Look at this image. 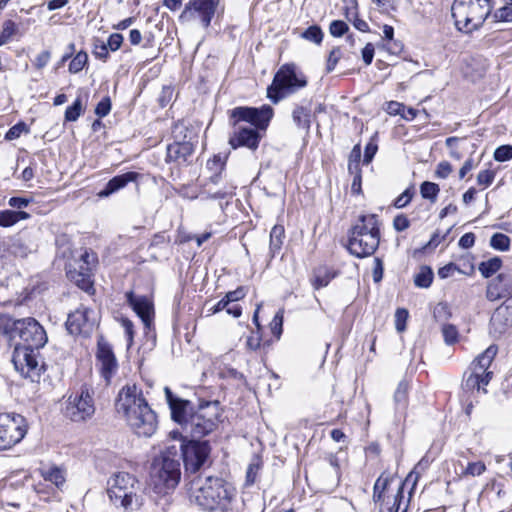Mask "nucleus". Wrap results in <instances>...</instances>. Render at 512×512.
<instances>
[{"label": "nucleus", "mask_w": 512, "mask_h": 512, "mask_svg": "<svg viewBox=\"0 0 512 512\" xmlns=\"http://www.w3.org/2000/svg\"><path fill=\"white\" fill-rule=\"evenodd\" d=\"M165 396L171 410L172 419L180 424L193 440L213 432L219 420V403L206 402L197 411L189 414L190 401L176 397L169 387L164 388Z\"/></svg>", "instance_id": "1"}, {"label": "nucleus", "mask_w": 512, "mask_h": 512, "mask_svg": "<svg viewBox=\"0 0 512 512\" xmlns=\"http://www.w3.org/2000/svg\"><path fill=\"white\" fill-rule=\"evenodd\" d=\"M219 0H189L178 17L181 24L198 23L208 28L216 13Z\"/></svg>", "instance_id": "13"}, {"label": "nucleus", "mask_w": 512, "mask_h": 512, "mask_svg": "<svg viewBox=\"0 0 512 512\" xmlns=\"http://www.w3.org/2000/svg\"><path fill=\"white\" fill-rule=\"evenodd\" d=\"M97 263V258L94 253H90L88 251H85L81 256L78 263V268H89V271L92 272L93 268L95 267Z\"/></svg>", "instance_id": "44"}, {"label": "nucleus", "mask_w": 512, "mask_h": 512, "mask_svg": "<svg viewBox=\"0 0 512 512\" xmlns=\"http://www.w3.org/2000/svg\"><path fill=\"white\" fill-rule=\"evenodd\" d=\"M181 477L178 451L174 446L156 458L150 472V486L158 495H167L178 485Z\"/></svg>", "instance_id": "7"}, {"label": "nucleus", "mask_w": 512, "mask_h": 512, "mask_svg": "<svg viewBox=\"0 0 512 512\" xmlns=\"http://www.w3.org/2000/svg\"><path fill=\"white\" fill-rule=\"evenodd\" d=\"M490 246L499 251H508L510 248V238L503 233H495L490 239Z\"/></svg>", "instance_id": "38"}, {"label": "nucleus", "mask_w": 512, "mask_h": 512, "mask_svg": "<svg viewBox=\"0 0 512 512\" xmlns=\"http://www.w3.org/2000/svg\"><path fill=\"white\" fill-rule=\"evenodd\" d=\"M495 178V172L492 170L480 171L477 175V183L485 187L489 186Z\"/></svg>", "instance_id": "54"}, {"label": "nucleus", "mask_w": 512, "mask_h": 512, "mask_svg": "<svg viewBox=\"0 0 512 512\" xmlns=\"http://www.w3.org/2000/svg\"><path fill=\"white\" fill-rule=\"evenodd\" d=\"M508 307H498L491 317L492 326L502 333L508 326L512 324V317H508Z\"/></svg>", "instance_id": "28"}, {"label": "nucleus", "mask_w": 512, "mask_h": 512, "mask_svg": "<svg viewBox=\"0 0 512 512\" xmlns=\"http://www.w3.org/2000/svg\"><path fill=\"white\" fill-rule=\"evenodd\" d=\"M97 359L101 365V374L107 383L116 373L118 364L111 347L106 343L98 344Z\"/></svg>", "instance_id": "19"}, {"label": "nucleus", "mask_w": 512, "mask_h": 512, "mask_svg": "<svg viewBox=\"0 0 512 512\" xmlns=\"http://www.w3.org/2000/svg\"><path fill=\"white\" fill-rule=\"evenodd\" d=\"M121 326L125 330V334L127 336V344L128 347H130L133 344V337H134V325L131 320L128 318L122 317L120 319Z\"/></svg>", "instance_id": "51"}, {"label": "nucleus", "mask_w": 512, "mask_h": 512, "mask_svg": "<svg viewBox=\"0 0 512 512\" xmlns=\"http://www.w3.org/2000/svg\"><path fill=\"white\" fill-rule=\"evenodd\" d=\"M412 192L407 189L402 194H400L394 202V206L396 208H403L405 207L412 199Z\"/></svg>", "instance_id": "63"}, {"label": "nucleus", "mask_w": 512, "mask_h": 512, "mask_svg": "<svg viewBox=\"0 0 512 512\" xmlns=\"http://www.w3.org/2000/svg\"><path fill=\"white\" fill-rule=\"evenodd\" d=\"M335 277V273L329 268H319L315 272V279L313 282L315 289H320L328 285V283Z\"/></svg>", "instance_id": "35"}, {"label": "nucleus", "mask_w": 512, "mask_h": 512, "mask_svg": "<svg viewBox=\"0 0 512 512\" xmlns=\"http://www.w3.org/2000/svg\"><path fill=\"white\" fill-rule=\"evenodd\" d=\"M410 225V221L405 215H397L393 220V227L396 231H404Z\"/></svg>", "instance_id": "62"}, {"label": "nucleus", "mask_w": 512, "mask_h": 512, "mask_svg": "<svg viewBox=\"0 0 512 512\" xmlns=\"http://www.w3.org/2000/svg\"><path fill=\"white\" fill-rule=\"evenodd\" d=\"M111 110V101L109 97L103 98L96 106L95 113L99 117H105Z\"/></svg>", "instance_id": "57"}, {"label": "nucleus", "mask_w": 512, "mask_h": 512, "mask_svg": "<svg viewBox=\"0 0 512 512\" xmlns=\"http://www.w3.org/2000/svg\"><path fill=\"white\" fill-rule=\"evenodd\" d=\"M486 471V465L482 461L468 463L465 470L462 472L463 476H480Z\"/></svg>", "instance_id": "42"}, {"label": "nucleus", "mask_w": 512, "mask_h": 512, "mask_svg": "<svg viewBox=\"0 0 512 512\" xmlns=\"http://www.w3.org/2000/svg\"><path fill=\"white\" fill-rule=\"evenodd\" d=\"M497 347L495 345H490L483 353H481L470 365V370H473L481 375H485L486 373H492L488 371L493 359L497 354Z\"/></svg>", "instance_id": "23"}, {"label": "nucleus", "mask_w": 512, "mask_h": 512, "mask_svg": "<svg viewBox=\"0 0 512 512\" xmlns=\"http://www.w3.org/2000/svg\"><path fill=\"white\" fill-rule=\"evenodd\" d=\"M302 38L313 42L315 44H320L323 40V32L321 28L317 25L310 26L302 33Z\"/></svg>", "instance_id": "41"}, {"label": "nucleus", "mask_w": 512, "mask_h": 512, "mask_svg": "<svg viewBox=\"0 0 512 512\" xmlns=\"http://www.w3.org/2000/svg\"><path fill=\"white\" fill-rule=\"evenodd\" d=\"M425 469V465H424V461L421 460L419 461V463L414 467V469L407 475V477L405 478V480L402 482L396 496H395V499H394V504L393 506L389 509L388 512H392L393 509L395 508L396 509V512L400 509L401 507V504H402V500L404 498V495H403V490L405 487H409V496H408V502L410 501L411 497H412V494H413V491L414 489L416 488V485L418 483V480L420 478V470H424ZM379 512H382V510H380Z\"/></svg>", "instance_id": "20"}, {"label": "nucleus", "mask_w": 512, "mask_h": 512, "mask_svg": "<svg viewBox=\"0 0 512 512\" xmlns=\"http://www.w3.org/2000/svg\"><path fill=\"white\" fill-rule=\"evenodd\" d=\"M123 42V36L119 33H113L109 36L106 45L111 51H116L120 48Z\"/></svg>", "instance_id": "61"}, {"label": "nucleus", "mask_w": 512, "mask_h": 512, "mask_svg": "<svg viewBox=\"0 0 512 512\" xmlns=\"http://www.w3.org/2000/svg\"><path fill=\"white\" fill-rule=\"evenodd\" d=\"M193 153V146L189 142H174L167 147V161L186 162Z\"/></svg>", "instance_id": "22"}, {"label": "nucleus", "mask_w": 512, "mask_h": 512, "mask_svg": "<svg viewBox=\"0 0 512 512\" xmlns=\"http://www.w3.org/2000/svg\"><path fill=\"white\" fill-rule=\"evenodd\" d=\"M96 325V314L93 310L81 305L68 315L66 328L70 334L90 335Z\"/></svg>", "instance_id": "17"}, {"label": "nucleus", "mask_w": 512, "mask_h": 512, "mask_svg": "<svg viewBox=\"0 0 512 512\" xmlns=\"http://www.w3.org/2000/svg\"><path fill=\"white\" fill-rule=\"evenodd\" d=\"M433 280V272L431 268L424 266L420 269L419 273L416 274L414 283L417 287L428 288L430 287Z\"/></svg>", "instance_id": "37"}, {"label": "nucleus", "mask_w": 512, "mask_h": 512, "mask_svg": "<svg viewBox=\"0 0 512 512\" xmlns=\"http://www.w3.org/2000/svg\"><path fill=\"white\" fill-rule=\"evenodd\" d=\"M380 242V221L376 214H363L351 227L347 248L349 252L363 258L372 255Z\"/></svg>", "instance_id": "6"}, {"label": "nucleus", "mask_w": 512, "mask_h": 512, "mask_svg": "<svg viewBox=\"0 0 512 512\" xmlns=\"http://www.w3.org/2000/svg\"><path fill=\"white\" fill-rule=\"evenodd\" d=\"M385 111L392 116L400 115L402 117L403 112L406 111L404 104L397 101H390L386 104Z\"/></svg>", "instance_id": "53"}, {"label": "nucleus", "mask_w": 512, "mask_h": 512, "mask_svg": "<svg viewBox=\"0 0 512 512\" xmlns=\"http://www.w3.org/2000/svg\"><path fill=\"white\" fill-rule=\"evenodd\" d=\"M502 260L499 257H493L479 264L478 269L483 277L489 278L500 270Z\"/></svg>", "instance_id": "33"}, {"label": "nucleus", "mask_w": 512, "mask_h": 512, "mask_svg": "<svg viewBox=\"0 0 512 512\" xmlns=\"http://www.w3.org/2000/svg\"><path fill=\"white\" fill-rule=\"evenodd\" d=\"M442 334L445 343L449 345L454 344L458 339V330L451 324H446L442 327Z\"/></svg>", "instance_id": "43"}, {"label": "nucleus", "mask_w": 512, "mask_h": 512, "mask_svg": "<svg viewBox=\"0 0 512 512\" xmlns=\"http://www.w3.org/2000/svg\"><path fill=\"white\" fill-rule=\"evenodd\" d=\"M27 131L26 125L24 123H18L12 126L6 133L5 138L7 140H14L21 136L23 132Z\"/></svg>", "instance_id": "56"}, {"label": "nucleus", "mask_w": 512, "mask_h": 512, "mask_svg": "<svg viewBox=\"0 0 512 512\" xmlns=\"http://www.w3.org/2000/svg\"><path fill=\"white\" fill-rule=\"evenodd\" d=\"M51 59V53L48 50L42 51L38 54L34 60V66L36 69H43Z\"/></svg>", "instance_id": "60"}, {"label": "nucleus", "mask_w": 512, "mask_h": 512, "mask_svg": "<svg viewBox=\"0 0 512 512\" xmlns=\"http://www.w3.org/2000/svg\"><path fill=\"white\" fill-rule=\"evenodd\" d=\"M64 413L73 422H84L94 415V400L90 389L86 385H83L78 392L68 397Z\"/></svg>", "instance_id": "14"}, {"label": "nucleus", "mask_w": 512, "mask_h": 512, "mask_svg": "<svg viewBox=\"0 0 512 512\" xmlns=\"http://www.w3.org/2000/svg\"><path fill=\"white\" fill-rule=\"evenodd\" d=\"M87 61V53L83 51L78 52L69 64V72L73 74L80 72L87 64Z\"/></svg>", "instance_id": "40"}, {"label": "nucleus", "mask_w": 512, "mask_h": 512, "mask_svg": "<svg viewBox=\"0 0 512 512\" xmlns=\"http://www.w3.org/2000/svg\"><path fill=\"white\" fill-rule=\"evenodd\" d=\"M140 178V174L134 171H129L110 179L103 189H101L97 196L99 198H108L111 195L125 188L131 182H137Z\"/></svg>", "instance_id": "21"}, {"label": "nucleus", "mask_w": 512, "mask_h": 512, "mask_svg": "<svg viewBox=\"0 0 512 512\" xmlns=\"http://www.w3.org/2000/svg\"><path fill=\"white\" fill-rule=\"evenodd\" d=\"M285 237L284 227L281 225H275L270 232V253L274 257L281 249L283 245V239Z\"/></svg>", "instance_id": "31"}, {"label": "nucleus", "mask_w": 512, "mask_h": 512, "mask_svg": "<svg viewBox=\"0 0 512 512\" xmlns=\"http://www.w3.org/2000/svg\"><path fill=\"white\" fill-rule=\"evenodd\" d=\"M408 311L406 309H397L395 313V327L398 332H403L406 328Z\"/></svg>", "instance_id": "49"}, {"label": "nucleus", "mask_w": 512, "mask_h": 512, "mask_svg": "<svg viewBox=\"0 0 512 512\" xmlns=\"http://www.w3.org/2000/svg\"><path fill=\"white\" fill-rule=\"evenodd\" d=\"M491 10V0H454L451 7L455 26L464 33L478 30Z\"/></svg>", "instance_id": "9"}, {"label": "nucleus", "mask_w": 512, "mask_h": 512, "mask_svg": "<svg viewBox=\"0 0 512 512\" xmlns=\"http://www.w3.org/2000/svg\"><path fill=\"white\" fill-rule=\"evenodd\" d=\"M292 119L298 129L308 132L311 126V109L302 105L295 106Z\"/></svg>", "instance_id": "25"}, {"label": "nucleus", "mask_w": 512, "mask_h": 512, "mask_svg": "<svg viewBox=\"0 0 512 512\" xmlns=\"http://www.w3.org/2000/svg\"><path fill=\"white\" fill-rule=\"evenodd\" d=\"M189 499L205 511L234 512L236 492L220 478H197L190 482Z\"/></svg>", "instance_id": "4"}, {"label": "nucleus", "mask_w": 512, "mask_h": 512, "mask_svg": "<svg viewBox=\"0 0 512 512\" xmlns=\"http://www.w3.org/2000/svg\"><path fill=\"white\" fill-rule=\"evenodd\" d=\"M0 333L11 341L18 338L20 342L15 345L23 347L42 348L48 340L44 328L31 317L15 320L8 315H0Z\"/></svg>", "instance_id": "8"}, {"label": "nucleus", "mask_w": 512, "mask_h": 512, "mask_svg": "<svg viewBox=\"0 0 512 512\" xmlns=\"http://www.w3.org/2000/svg\"><path fill=\"white\" fill-rule=\"evenodd\" d=\"M494 158L499 162L510 160L512 158V146L502 145L498 147L494 152Z\"/></svg>", "instance_id": "45"}, {"label": "nucleus", "mask_w": 512, "mask_h": 512, "mask_svg": "<svg viewBox=\"0 0 512 512\" xmlns=\"http://www.w3.org/2000/svg\"><path fill=\"white\" fill-rule=\"evenodd\" d=\"M107 494L110 501L126 512L138 511L144 504V492L141 483L127 472H117L107 482Z\"/></svg>", "instance_id": "5"}, {"label": "nucleus", "mask_w": 512, "mask_h": 512, "mask_svg": "<svg viewBox=\"0 0 512 512\" xmlns=\"http://www.w3.org/2000/svg\"><path fill=\"white\" fill-rule=\"evenodd\" d=\"M116 411L138 435L151 437L157 429V417L135 383L121 388L116 399Z\"/></svg>", "instance_id": "2"}, {"label": "nucleus", "mask_w": 512, "mask_h": 512, "mask_svg": "<svg viewBox=\"0 0 512 512\" xmlns=\"http://www.w3.org/2000/svg\"><path fill=\"white\" fill-rule=\"evenodd\" d=\"M408 392V385L406 382H400L394 394V400L396 403L405 404Z\"/></svg>", "instance_id": "58"}, {"label": "nucleus", "mask_w": 512, "mask_h": 512, "mask_svg": "<svg viewBox=\"0 0 512 512\" xmlns=\"http://www.w3.org/2000/svg\"><path fill=\"white\" fill-rule=\"evenodd\" d=\"M40 348L23 347L15 345L12 362L15 369L24 377L32 382H38L41 376L43 366L38 361L37 352Z\"/></svg>", "instance_id": "15"}, {"label": "nucleus", "mask_w": 512, "mask_h": 512, "mask_svg": "<svg viewBox=\"0 0 512 512\" xmlns=\"http://www.w3.org/2000/svg\"><path fill=\"white\" fill-rule=\"evenodd\" d=\"M127 302L142 320L146 328H150L154 315L152 301L146 296H136L132 291L126 293Z\"/></svg>", "instance_id": "18"}, {"label": "nucleus", "mask_w": 512, "mask_h": 512, "mask_svg": "<svg viewBox=\"0 0 512 512\" xmlns=\"http://www.w3.org/2000/svg\"><path fill=\"white\" fill-rule=\"evenodd\" d=\"M41 474L46 481L53 483L58 488H61L66 481L65 473L59 467L54 466L46 470H42Z\"/></svg>", "instance_id": "32"}, {"label": "nucleus", "mask_w": 512, "mask_h": 512, "mask_svg": "<svg viewBox=\"0 0 512 512\" xmlns=\"http://www.w3.org/2000/svg\"><path fill=\"white\" fill-rule=\"evenodd\" d=\"M497 17L506 22L512 21V6L506 5L502 8H500L497 12Z\"/></svg>", "instance_id": "64"}, {"label": "nucleus", "mask_w": 512, "mask_h": 512, "mask_svg": "<svg viewBox=\"0 0 512 512\" xmlns=\"http://www.w3.org/2000/svg\"><path fill=\"white\" fill-rule=\"evenodd\" d=\"M259 469H260L259 463L249 464L247 471H246V480H245L246 486H251L255 483Z\"/></svg>", "instance_id": "52"}, {"label": "nucleus", "mask_w": 512, "mask_h": 512, "mask_svg": "<svg viewBox=\"0 0 512 512\" xmlns=\"http://www.w3.org/2000/svg\"><path fill=\"white\" fill-rule=\"evenodd\" d=\"M182 457L187 472L196 473L207 461L210 454L208 441L190 440L181 444Z\"/></svg>", "instance_id": "16"}, {"label": "nucleus", "mask_w": 512, "mask_h": 512, "mask_svg": "<svg viewBox=\"0 0 512 512\" xmlns=\"http://www.w3.org/2000/svg\"><path fill=\"white\" fill-rule=\"evenodd\" d=\"M67 275L78 287L85 291H88L92 287V272L89 271V268L79 267L78 269H72L70 265L67 270Z\"/></svg>", "instance_id": "24"}, {"label": "nucleus", "mask_w": 512, "mask_h": 512, "mask_svg": "<svg viewBox=\"0 0 512 512\" xmlns=\"http://www.w3.org/2000/svg\"><path fill=\"white\" fill-rule=\"evenodd\" d=\"M83 111L81 98L78 97L71 106H68L65 111V121H76Z\"/></svg>", "instance_id": "39"}, {"label": "nucleus", "mask_w": 512, "mask_h": 512, "mask_svg": "<svg viewBox=\"0 0 512 512\" xmlns=\"http://www.w3.org/2000/svg\"><path fill=\"white\" fill-rule=\"evenodd\" d=\"M439 191V185L434 182L425 181L420 186L421 196L424 199L430 200L432 203L436 202Z\"/></svg>", "instance_id": "36"}, {"label": "nucleus", "mask_w": 512, "mask_h": 512, "mask_svg": "<svg viewBox=\"0 0 512 512\" xmlns=\"http://www.w3.org/2000/svg\"><path fill=\"white\" fill-rule=\"evenodd\" d=\"M329 31L335 37H341L348 31V25L341 20H334L331 22Z\"/></svg>", "instance_id": "48"}, {"label": "nucleus", "mask_w": 512, "mask_h": 512, "mask_svg": "<svg viewBox=\"0 0 512 512\" xmlns=\"http://www.w3.org/2000/svg\"><path fill=\"white\" fill-rule=\"evenodd\" d=\"M28 431L26 419L15 413L0 414V451L13 448L20 443Z\"/></svg>", "instance_id": "11"}, {"label": "nucleus", "mask_w": 512, "mask_h": 512, "mask_svg": "<svg viewBox=\"0 0 512 512\" xmlns=\"http://www.w3.org/2000/svg\"><path fill=\"white\" fill-rule=\"evenodd\" d=\"M341 56H342V52L339 47H335L331 50V52L328 56V60H327V71L328 72H331L335 68V66L337 65Z\"/></svg>", "instance_id": "55"}, {"label": "nucleus", "mask_w": 512, "mask_h": 512, "mask_svg": "<svg viewBox=\"0 0 512 512\" xmlns=\"http://www.w3.org/2000/svg\"><path fill=\"white\" fill-rule=\"evenodd\" d=\"M17 32L18 26L14 21L10 19L4 21L1 31L3 38L9 41L11 37L14 36Z\"/></svg>", "instance_id": "46"}, {"label": "nucleus", "mask_w": 512, "mask_h": 512, "mask_svg": "<svg viewBox=\"0 0 512 512\" xmlns=\"http://www.w3.org/2000/svg\"><path fill=\"white\" fill-rule=\"evenodd\" d=\"M493 373H486L484 376L470 370V374L464 380V387L467 390H477L479 391L482 386L488 385L492 378Z\"/></svg>", "instance_id": "27"}, {"label": "nucleus", "mask_w": 512, "mask_h": 512, "mask_svg": "<svg viewBox=\"0 0 512 512\" xmlns=\"http://www.w3.org/2000/svg\"><path fill=\"white\" fill-rule=\"evenodd\" d=\"M246 295V290L244 287H238L234 291L228 292L224 299L227 301V304L229 305L231 302L239 301L242 298H244Z\"/></svg>", "instance_id": "59"}, {"label": "nucleus", "mask_w": 512, "mask_h": 512, "mask_svg": "<svg viewBox=\"0 0 512 512\" xmlns=\"http://www.w3.org/2000/svg\"><path fill=\"white\" fill-rule=\"evenodd\" d=\"M32 250V246L21 237H14L9 240L8 252L15 257L25 258Z\"/></svg>", "instance_id": "26"}, {"label": "nucleus", "mask_w": 512, "mask_h": 512, "mask_svg": "<svg viewBox=\"0 0 512 512\" xmlns=\"http://www.w3.org/2000/svg\"><path fill=\"white\" fill-rule=\"evenodd\" d=\"M30 214L25 211L2 210L0 211V227H11L21 220H27Z\"/></svg>", "instance_id": "30"}, {"label": "nucleus", "mask_w": 512, "mask_h": 512, "mask_svg": "<svg viewBox=\"0 0 512 512\" xmlns=\"http://www.w3.org/2000/svg\"><path fill=\"white\" fill-rule=\"evenodd\" d=\"M273 114V109L269 105H263L260 108H234L230 115L234 129L229 138L230 146L233 149L246 147L256 150L261 139L259 130H266Z\"/></svg>", "instance_id": "3"}, {"label": "nucleus", "mask_w": 512, "mask_h": 512, "mask_svg": "<svg viewBox=\"0 0 512 512\" xmlns=\"http://www.w3.org/2000/svg\"><path fill=\"white\" fill-rule=\"evenodd\" d=\"M389 483L390 478L388 476H384V474L380 475L376 480L373 487V501L375 503H382L384 501V493Z\"/></svg>", "instance_id": "34"}, {"label": "nucleus", "mask_w": 512, "mask_h": 512, "mask_svg": "<svg viewBox=\"0 0 512 512\" xmlns=\"http://www.w3.org/2000/svg\"><path fill=\"white\" fill-rule=\"evenodd\" d=\"M306 85V76L294 64H284L277 71L272 84L268 87L267 97L276 104Z\"/></svg>", "instance_id": "10"}, {"label": "nucleus", "mask_w": 512, "mask_h": 512, "mask_svg": "<svg viewBox=\"0 0 512 512\" xmlns=\"http://www.w3.org/2000/svg\"><path fill=\"white\" fill-rule=\"evenodd\" d=\"M282 326H283V311L279 310L273 317L270 327L272 333L279 338L282 333Z\"/></svg>", "instance_id": "47"}, {"label": "nucleus", "mask_w": 512, "mask_h": 512, "mask_svg": "<svg viewBox=\"0 0 512 512\" xmlns=\"http://www.w3.org/2000/svg\"><path fill=\"white\" fill-rule=\"evenodd\" d=\"M453 171L452 165L448 161L438 163L435 170V177L446 179Z\"/></svg>", "instance_id": "50"}, {"label": "nucleus", "mask_w": 512, "mask_h": 512, "mask_svg": "<svg viewBox=\"0 0 512 512\" xmlns=\"http://www.w3.org/2000/svg\"><path fill=\"white\" fill-rule=\"evenodd\" d=\"M225 162L220 155H216L207 162V169L212 174L205 181L203 187L205 193L211 199H223L234 193L235 186L223 177Z\"/></svg>", "instance_id": "12"}, {"label": "nucleus", "mask_w": 512, "mask_h": 512, "mask_svg": "<svg viewBox=\"0 0 512 512\" xmlns=\"http://www.w3.org/2000/svg\"><path fill=\"white\" fill-rule=\"evenodd\" d=\"M506 278L505 274H499L496 278L492 279L488 285L486 290V298L489 301H496L501 299L505 292L507 291L501 285L502 281Z\"/></svg>", "instance_id": "29"}]
</instances>
